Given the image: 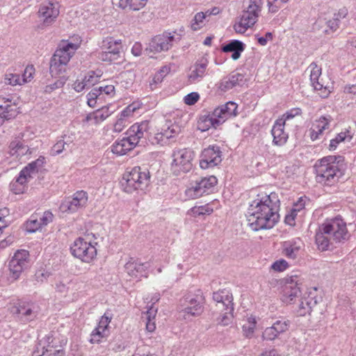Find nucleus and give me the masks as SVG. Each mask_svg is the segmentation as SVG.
Listing matches in <instances>:
<instances>
[{"label": "nucleus", "mask_w": 356, "mask_h": 356, "mask_svg": "<svg viewBox=\"0 0 356 356\" xmlns=\"http://www.w3.org/2000/svg\"><path fill=\"white\" fill-rule=\"evenodd\" d=\"M111 106H103L90 113L83 120V124L85 126H92L102 123L113 113V110H111Z\"/></svg>", "instance_id": "nucleus-23"}, {"label": "nucleus", "mask_w": 356, "mask_h": 356, "mask_svg": "<svg viewBox=\"0 0 356 356\" xmlns=\"http://www.w3.org/2000/svg\"><path fill=\"white\" fill-rule=\"evenodd\" d=\"M194 152L190 149H175L172 153L171 170L175 175L189 172L193 166Z\"/></svg>", "instance_id": "nucleus-10"}, {"label": "nucleus", "mask_w": 356, "mask_h": 356, "mask_svg": "<svg viewBox=\"0 0 356 356\" xmlns=\"http://www.w3.org/2000/svg\"><path fill=\"white\" fill-rule=\"evenodd\" d=\"M78 44L62 41L51 58L49 71L52 76L61 77L71 57L78 49Z\"/></svg>", "instance_id": "nucleus-4"}, {"label": "nucleus", "mask_w": 356, "mask_h": 356, "mask_svg": "<svg viewBox=\"0 0 356 356\" xmlns=\"http://www.w3.org/2000/svg\"><path fill=\"white\" fill-rule=\"evenodd\" d=\"M157 312V309L154 308L153 305H152L147 311L145 314L146 318V328L149 332H153L155 328V322L154 321L156 314Z\"/></svg>", "instance_id": "nucleus-40"}, {"label": "nucleus", "mask_w": 356, "mask_h": 356, "mask_svg": "<svg viewBox=\"0 0 356 356\" xmlns=\"http://www.w3.org/2000/svg\"><path fill=\"white\" fill-rule=\"evenodd\" d=\"M304 248V243L300 238H294L282 243V253L286 258L296 259L300 256Z\"/></svg>", "instance_id": "nucleus-21"}, {"label": "nucleus", "mask_w": 356, "mask_h": 356, "mask_svg": "<svg viewBox=\"0 0 356 356\" xmlns=\"http://www.w3.org/2000/svg\"><path fill=\"white\" fill-rule=\"evenodd\" d=\"M219 126L216 118H214L211 114L202 116L197 122L198 129L201 131H206L210 128L216 129Z\"/></svg>", "instance_id": "nucleus-34"}, {"label": "nucleus", "mask_w": 356, "mask_h": 356, "mask_svg": "<svg viewBox=\"0 0 356 356\" xmlns=\"http://www.w3.org/2000/svg\"><path fill=\"white\" fill-rule=\"evenodd\" d=\"M346 138H348V140H350L352 139V136H350V131L348 130L338 134L334 138L330 140L329 145L330 150L335 149L338 145L340 143L344 141Z\"/></svg>", "instance_id": "nucleus-42"}, {"label": "nucleus", "mask_w": 356, "mask_h": 356, "mask_svg": "<svg viewBox=\"0 0 356 356\" xmlns=\"http://www.w3.org/2000/svg\"><path fill=\"white\" fill-rule=\"evenodd\" d=\"M60 13L58 3L53 0H47L40 4L38 17L44 26H50L57 19Z\"/></svg>", "instance_id": "nucleus-15"}, {"label": "nucleus", "mask_w": 356, "mask_h": 356, "mask_svg": "<svg viewBox=\"0 0 356 356\" xmlns=\"http://www.w3.org/2000/svg\"><path fill=\"white\" fill-rule=\"evenodd\" d=\"M278 335V333L276 332V328L273 327L272 325L265 329L262 334V338L264 340L271 341L275 339Z\"/></svg>", "instance_id": "nucleus-60"}, {"label": "nucleus", "mask_w": 356, "mask_h": 356, "mask_svg": "<svg viewBox=\"0 0 356 356\" xmlns=\"http://www.w3.org/2000/svg\"><path fill=\"white\" fill-rule=\"evenodd\" d=\"M58 347V339L49 333L39 340L33 356H65L63 350Z\"/></svg>", "instance_id": "nucleus-12"}, {"label": "nucleus", "mask_w": 356, "mask_h": 356, "mask_svg": "<svg viewBox=\"0 0 356 356\" xmlns=\"http://www.w3.org/2000/svg\"><path fill=\"white\" fill-rule=\"evenodd\" d=\"M107 334V332L98 329V327H96L90 334V341L92 343H97L101 341L102 339L106 337Z\"/></svg>", "instance_id": "nucleus-53"}, {"label": "nucleus", "mask_w": 356, "mask_h": 356, "mask_svg": "<svg viewBox=\"0 0 356 356\" xmlns=\"http://www.w3.org/2000/svg\"><path fill=\"white\" fill-rule=\"evenodd\" d=\"M245 49V44L238 40H232L227 44L222 47V51L225 53L232 52V58L234 60H238L241 53Z\"/></svg>", "instance_id": "nucleus-30"}, {"label": "nucleus", "mask_w": 356, "mask_h": 356, "mask_svg": "<svg viewBox=\"0 0 356 356\" xmlns=\"http://www.w3.org/2000/svg\"><path fill=\"white\" fill-rule=\"evenodd\" d=\"M205 193H209L213 191L217 184V178L214 176H209L208 177H204L200 181H197Z\"/></svg>", "instance_id": "nucleus-37"}, {"label": "nucleus", "mask_w": 356, "mask_h": 356, "mask_svg": "<svg viewBox=\"0 0 356 356\" xmlns=\"http://www.w3.org/2000/svg\"><path fill=\"white\" fill-rule=\"evenodd\" d=\"M314 168L316 181L324 186L334 185L342 176V172L334 156H325L317 161Z\"/></svg>", "instance_id": "nucleus-3"}, {"label": "nucleus", "mask_w": 356, "mask_h": 356, "mask_svg": "<svg viewBox=\"0 0 356 356\" xmlns=\"http://www.w3.org/2000/svg\"><path fill=\"white\" fill-rule=\"evenodd\" d=\"M88 202V194L83 191H76L71 197L63 201L60 209L63 212L74 213L84 208Z\"/></svg>", "instance_id": "nucleus-17"}, {"label": "nucleus", "mask_w": 356, "mask_h": 356, "mask_svg": "<svg viewBox=\"0 0 356 356\" xmlns=\"http://www.w3.org/2000/svg\"><path fill=\"white\" fill-rule=\"evenodd\" d=\"M300 290L298 284V277H291L285 284L282 296V300L284 303L291 304L299 296Z\"/></svg>", "instance_id": "nucleus-22"}, {"label": "nucleus", "mask_w": 356, "mask_h": 356, "mask_svg": "<svg viewBox=\"0 0 356 356\" xmlns=\"http://www.w3.org/2000/svg\"><path fill=\"white\" fill-rule=\"evenodd\" d=\"M97 88L100 90L102 99L112 98L115 94V87L112 84H102Z\"/></svg>", "instance_id": "nucleus-49"}, {"label": "nucleus", "mask_w": 356, "mask_h": 356, "mask_svg": "<svg viewBox=\"0 0 356 356\" xmlns=\"http://www.w3.org/2000/svg\"><path fill=\"white\" fill-rule=\"evenodd\" d=\"M181 33L176 31L173 33L165 32L162 35H159L152 38L149 44V49L151 51L161 52L168 51L175 43L178 42L182 36Z\"/></svg>", "instance_id": "nucleus-14"}, {"label": "nucleus", "mask_w": 356, "mask_h": 356, "mask_svg": "<svg viewBox=\"0 0 356 356\" xmlns=\"http://www.w3.org/2000/svg\"><path fill=\"white\" fill-rule=\"evenodd\" d=\"M288 267V262L283 259L277 260L271 266V268L277 272H282L287 269Z\"/></svg>", "instance_id": "nucleus-63"}, {"label": "nucleus", "mask_w": 356, "mask_h": 356, "mask_svg": "<svg viewBox=\"0 0 356 356\" xmlns=\"http://www.w3.org/2000/svg\"><path fill=\"white\" fill-rule=\"evenodd\" d=\"M125 271L131 277H146L147 264H142L131 259L124 266Z\"/></svg>", "instance_id": "nucleus-27"}, {"label": "nucleus", "mask_w": 356, "mask_h": 356, "mask_svg": "<svg viewBox=\"0 0 356 356\" xmlns=\"http://www.w3.org/2000/svg\"><path fill=\"white\" fill-rule=\"evenodd\" d=\"M170 67L168 65L161 67L158 72L154 74L153 81L155 83H161L163 78L169 74Z\"/></svg>", "instance_id": "nucleus-55"}, {"label": "nucleus", "mask_w": 356, "mask_h": 356, "mask_svg": "<svg viewBox=\"0 0 356 356\" xmlns=\"http://www.w3.org/2000/svg\"><path fill=\"white\" fill-rule=\"evenodd\" d=\"M5 83L10 86H21L20 74L17 73H7L5 75Z\"/></svg>", "instance_id": "nucleus-54"}, {"label": "nucleus", "mask_w": 356, "mask_h": 356, "mask_svg": "<svg viewBox=\"0 0 356 356\" xmlns=\"http://www.w3.org/2000/svg\"><path fill=\"white\" fill-rule=\"evenodd\" d=\"M17 113L16 106L11 104L10 100L0 97V125H1L6 120L15 118Z\"/></svg>", "instance_id": "nucleus-28"}, {"label": "nucleus", "mask_w": 356, "mask_h": 356, "mask_svg": "<svg viewBox=\"0 0 356 356\" xmlns=\"http://www.w3.org/2000/svg\"><path fill=\"white\" fill-rule=\"evenodd\" d=\"M245 83V75L236 72L223 77L216 86L218 90L225 92L236 86H243Z\"/></svg>", "instance_id": "nucleus-19"}, {"label": "nucleus", "mask_w": 356, "mask_h": 356, "mask_svg": "<svg viewBox=\"0 0 356 356\" xmlns=\"http://www.w3.org/2000/svg\"><path fill=\"white\" fill-rule=\"evenodd\" d=\"M167 140L175 137L180 131V128L177 124L167 123L161 129Z\"/></svg>", "instance_id": "nucleus-45"}, {"label": "nucleus", "mask_w": 356, "mask_h": 356, "mask_svg": "<svg viewBox=\"0 0 356 356\" xmlns=\"http://www.w3.org/2000/svg\"><path fill=\"white\" fill-rule=\"evenodd\" d=\"M148 129L149 122L147 121L135 123L127 130V137L135 146H136L140 139L147 137Z\"/></svg>", "instance_id": "nucleus-24"}, {"label": "nucleus", "mask_w": 356, "mask_h": 356, "mask_svg": "<svg viewBox=\"0 0 356 356\" xmlns=\"http://www.w3.org/2000/svg\"><path fill=\"white\" fill-rule=\"evenodd\" d=\"M42 228L38 215H32L26 221V229L28 232L33 233Z\"/></svg>", "instance_id": "nucleus-48"}, {"label": "nucleus", "mask_w": 356, "mask_h": 356, "mask_svg": "<svg viewBox=\"0 0 356 356\" xmlns=\"http://www.w3.org/2000/svg\"><path fill=\"white\" fill-rule=\"evenodd\" d=\"M316 300L314 298L307 295H305L300 300V302L297 309V313L299 316H305L307 314H310L312 309L316 305Z\"/></svg>", "instance_id": "nucleus-32"}, {"label": "nucleus", "mask_w": 356, "mask_h": 356, "mask_svg": "<svg viewBox=\"0 0 356 356\" xmlns=\"http://www.w3.org/2000/svg\"><path fill=\"white\" fill-rule=\"evenodd\" d=\"M150 182L149 172L147 168L135 166L127 170L120 181L123 191L132 193L136 191H144Z\"/></svg>", "instance_id": "nucleus-5"}, {"label": "nucleus", "mask_w": 356, "mask_h": 356, "mask_svg": "<svg viewBox=\"0 0 356 356\" xmlns=\"http://www.w3.org/2000/svg\"><path fill=\"white\" fill-rule=\"evenodd\" d=\"M302 111L300 108H293L290 109L289 111H287L282 115V117L281 118H279L278 120H282L284 122V124H285L286 120H291L296 116L300 115Z\"/></svg>", "instance_id": "nucleus-59"}, {"label": "nucleus", "mask_w": 356, "mask_h": 356, "mask_svg": "<svg viewBox=\"0 0 356 356\" xmlns=\"http://www.w3.org/2000/svg\"><path fill=\"white\" fill-rule=\"evenodd\" d=\"M262 0H250L246 10H243L240 20L234 26V31L238 33H244L258 20L262 6Z\"/></svg>", "instance_id": "nucleus-9"}, {"label": "nucleus", "mask_w": 356, "mask_h": 356, "mask_svg": "<svg viewBox=\"0 0 356 356\" xmlns=\"http://www.w3.org/2000/svg\"><path fill=\"white\" fill-rule=\"evenodd\" d=\"M99 91L98 88L95 87L87 94V104L90 107L94 108L98 102H102V97Z\"/></svg>", "instance_id": "nucleus-39"}, {"label": "nucleus", "mask_w": 356, "mask_h": 356, "mask_svg": "<svg viewBox=\"0 0 356 356\" xmlns=\"http://www.w3.org/2000/svg\"><path fill=\"white\" fill-rule=\"evenodd\" d=\"M38 306L33 303L20 305L17 309L18 317L23 321L33 320L38 315Z\"/></svg>", "instance_id": "nucleus-29"}, {"label": "nucleus", "mask_w": 356, "mask_h": 356, "mask_svg": "<svg viewBox=\"0 0 356 356\" xmlns=\"http://www.w3.org/2000/svg\"><path fill=\"white\" fill-rule=\"evenodd\" d=\"M100 76L101 74L99 72L97 73L95 71H90L83 78L85 86H86L87 88L93 86L99 81Z\"/></svg>", "instance_id": "nucleus-47"}, {"label": "nucleus", "mask_w": 356, "mask_h": 356, "mask_svg": "<svg viewBox=\"0 0 356 356\" xmlns=\"http://www.w3.org/2000/svg\"><path fill=\"white\" fill-rule=\"evenodd\" d=\"M213 211V204L208 203L204 205L195 206L189 209L187 213L191 216L197 217L200 216L210 215Z\"/></svg>", "instance_id": "nucleus-35"}, {"label": "nucleus", "mask_w": 356, "mask_h": 356, "mask_svg": "<svg viewBox=\"0 0 356 356\" xmlns=\"http://www.w3.org/2000/svg\"><path fill=\"white\" fill-rule=\"evenodd\" d=\"M97 243L92 241L89 236L76 238L70 245L72 256L83 263L91 264L97 258Z\"/></svg>", "instance_id": "nucleus-6"}, {"label": "nucleus", "mask_w": 356, "mask_h": 356, "mask_svg": "<svg viewBox=\"0 0 356 356\" xmlns=\"http://www.w3.org/2000/svg\"><path fill=\"white\" fill-rule=\"evenodd\" d=\"M349 238L346 222L341 217L327 219L316 234L318 250L325 251L334 243H344Z\"/></svg>", "instance_id": "nucleus-2"}, {"label": "nucleus", "mask_w": 356, "mask_h": 356, "mask_svg": "<svg viewBox=\"0 0 356 356\" xmlns=\"http://www.w3.org/2000/svg\"><path fill=\"white\" fill-rule=\"evenodd\" d=\"M136 146L127 138V137L117 140L111 145V152L117 155L126 154Z\"/></svg>", "instance_id": "nucleus-31"}, {"label": "nucleus", "mask_w": 356, "mask_h": 356, "mask_svg": "<svg viewBox=\"0 0 356 356\" xmlns=\"http://www.w3.org/2000/svg\"><path fill=\"white\" fill-rule=\"evenodd\" d=\"M213 298L216 302L217 309L221 312L216 321L222 325H228L233 318L234 303L232 293L227 290H221L213 293Z\"/></svg>", "instance_id": "nucleus-7"}, {"label": "nucleus", "mask_w": 356, "mask_h": 356, "mask_svg": "<svg viewBox=\"0 0 356 356\" xmlns=\"http://www.w3.org/2000/svg\"><path fill=\"white\" fill-rule=\"evenodd\" d=\"M204 19L203 12L197 13L191 21V27L192 30H200L204 25Z\"/></svg>", "instance_id": "nucleus-51"}, {"label": "nucleus", "mask_w": 356, "mask_h": 356, "mask_svg": "<svg viewBox=\"0 0 356 356\" xmlns=\"http://www.w3.org/2000/svg\"><path fill=\"white\" fill-rule=\"evenodd\" d=\"M35 68L33 65H28L24 70L22 74H20L22 85L30 82L33 79Z\"/></svg>", "instance_id": "nucleus-52"}, {"label": "nucleus", "mask_w": 356, "mask_h": 356, "mask_svg": "<svg viewBox=\"0 0 356 356\" xmlns=\"http://www.w3.org/2000/svg\"><path fill=\"white\" fill-rule=\"evenodd\" d=\"M147 0H119V7L122 9L129 8L132 10H139L143 8Z\"/></svg>", "instance_id": "nucleus-36"}, {"label": "nucleus", "mask_w": 356, "mask_h": 356, "mask_svg": "<svg viewBox=\"0 0 356 356\" xmlns=\"http://www.w3.org/2000/svg\"><path fill=\"white\" fill-rule=\"evenodd\" d=\"M222 154L217 145H210L203 149L200 156V166L202 169L213 168L222 161Z\"/></svg>", "instance_id": "nucleus-16"}, {"label": "nucleus", "mask_w": 356, "mask_h": 356, "mask_svg": "<svg viewBox=\"0 0 356 356\" xmlns=\"http://www.w3.org/2000/svg\"><path fill=\"white\" fill-rule=\"evenodd\" d=\"M120 54V51H117L115 49L111 51H106L102 49L101 51L98 52L97 57L102 61L112 63L119 58Z\"/></svg>", "instance_id": "nucleus-38"}, {"label": "nucleus", "mask_w": 356, "mask_h": 356, "mask_svg": "<svg viewBox=\"0 0 356 356\" xmlns=\"http://www.w3.org/2000/svg\"><path fill=\"white\" fill-rule=\"evenodd\" d=\"M280 202L275 193L258 195L250 204L246 214L253 231L272 228L279 219Z\"/></svg>", "instance_id": "nucleus-1"}, {"label": "nucleus", "mask_w": 356, "mask_h": 356, "mask_svg": "<svg viewBox=\"0 0 356 356\" xmlns=\"http://www.w3.org/2000/svg\"><path fill=\"white\" fill-rule=\"evenodd\" d=\"M200 99V95L197 92H192L184 97V102L188 106L194 105Z\"/></svg>", "instance_id": "nucleus-62"}, {"label": "nucleus", "mask_w": 356, "mask_h": 356, "mask_svg": "<svg viewBox=\"0 0 356 356\" xmlns=\"http://www.w3.org/2000/svg\"><path fill=\"white\" fill-rule=\"evenodd\" d=\"M50 273L44 269L37 270L34 275V280L37 283H42L47 280Z\"/></svg>", "instance_id": "nucleus-64"}, {"label": "nucleus", "mask_w": 356, "mask_h": 356, "mask_svg": "<svg viewBox=\"0 0 356 356\" xmlns=\"http://www.w3.org/2000/svg\"><path fill=\"white\" fill-rule=\"evenodd\" d=\"M211 114L214 118H216V120L218 122L219 125H221L227 120V118L225 117V113L223 112V109H222L220 106L216 108Z\"/></svg>", "instance_id": "nucleus-57"}, {"label": "nucleus", "mask_w": 356, "mask_h": 356, "mask_svg": "<svg viewBox=\"0 0 356 356\" xmlns=\"http://www.w3.org/2000/svg\"><path fill=\"white\" fill-rule=\"evenodd\" d=\"M76 282L70 280V282L61 281L56 284V289L61 293H69L76 290Z\"/></svg>", "instance_id": "nucleus-50"}, {"label": "nucleus", "mask_w": 356, "mask_h": 356, "mask_svg": "<svg viewBox=\"0 0 356 356\" xmlns=\"http://www.w3.org/2000/svg\"><path fill=\"white\" fill-rule=\"evenodd\" d=\"M204 298L200 291L197 293H188L181 300L182 314L185 319L200 316L203 312Z\"/></svg>", "instance_id": "nucleus-11"}, {"label": "nucleus", "mask_w": 356, "mask_h": 356, "mask_svg": "<svg viewBox=\"0 0 356 356\" xmlns=\"http://www.w3.org/2000/svg\"><path fill=\"white\" fill-rule=\"evenodd\" d=\"M30 265V254L26 250H17L8 263L9 275L13 280H17L22 272Z\"/></svg>", "instance_id": "nucleus-13"}, {"label": "nucleus", "mask_w": 356, "mask_h": 356, "mask_svg": "<svg viewBox=\"0 0 356 356\" xmlns=\"http://www.w3.org/2000/svg\"><path fill=\"white\" fill-rule=\"evenodd\" d=\"M101 49L106 51H111L114 49L120 51V43L118 40H114L112 38H107L102 41Z\"/></svg>", "instance_id": "nucleus-46"}, {"label": "nucleus", "mask_w": 356, "mask_h": 356, "mask_svg": "<svg viewBox=\"0 0 356 356\" xmlns=\"http://www.w3.org/2000/svg\"><path fill=\"white\" fill-rule=\"evenodd\" d=\"M348 13L346 8H341L334 13L331 18L320 19L317 21V24L321 25L323 32L325 35H332L339 29L341 19L347 16Z\"/></svg>", "instance_id": "nucleus-18"}, {"label": "nucleus", "mask_w": 356, "mask_h": 356, "mask_svg": "<svg viewBox=\"0 0 356 356\" xmlns=\"http://www.w3.org/2000/svg\"><path fill=\"white\" fill-rule=\"evenodd\" d=\"M310 71V82L311 85L316 90H320L323 88V84L319 81L321 75V67L315 63H312L308 67Z\"/></svg>", "instance_id": "nucleus-33"}, {"label": "nucleus", "mask_w": 356, "mask_h": 356, "mask_svg": "<svg viewBox=\"0 0 356 356\" xmlns=\"http://www.w3.org/2000/svg\"><path fill=\"white\" fill-rule=\"evenodd\" d=\"M186 196L190 199H195L204 194L199 182L197 181L191 186L188 187L185 191Z\"/></svg>", "instance_id": "nucleus-41"}, {"label": "nucleus", "mask_w": 356, "mask_h": 356, "mask_svg": "<svg viewBox=\"0 0 356 356\" xmlns=\"http://www.w3.org/2000/svg\"><path fill=\"white\" fill-rule=\"evenodd\" d=\"M284 125L282 120H277L273 126L271 134L275 145L282 146L287 141L289 136L288 134L284 131Z\"/></svg>", "instance_id": "nucleus-26"}, {"label": "nucleus", "mask_w": 356, "mask_h": 356, "mask_svg": "<svg viewBox=\"0 0 356 356\" xmlns=\"http://www.w3.org/2000/svg\"><path fill=\"white\" fill-rule=\"evenodd\" d=\"M257 321L253 316H250L247 319V322L243 325V331L246 337H252L256 327Z\"/></svg>", "instance_id": "nucleus-43"}, {"label": "nucleus", "mask_w": 356, "mask_h": 356, "mask_svg": "<svg viewBox=\"0 0 356 356\" xmlns=\"http://www.w3.org/2000/svg\"><path fill=\"white\" fill-rule=\"evenodd\" d=\"M66 143L63 139L60 138L53 145L50 150V154L51 156H56L63 152Z\"/></svg>", "instance_id": "nucleus-58"}, {"label": "nucleus", "mask_w": 356, "mask_h": 356, "mask_svg": "<svg viewBox=\"0 0 356 356\" xmlns=\"http://www.w3.org/2000/svg\"><path fill=\"white\" fill-rule=\"evenodd\" d=\"M208 63L207 59L204 58L195 62L190 68L187 76L188 82L195 84L202 81L207 75Z\"/></svg>", "instance_id": "nucleus-20"}, {"label": "nucleus", "mask_w": 356, "mask_h": 356, "mask_svg": "<svg viewBox=\"0 0 356 356\" xmlns=\"http://www.w3.org/2000/svg\"><path fill=\"white\" fill-rule=\"evenodd\" d=\"M220 106L223 109V112L225 113V115L227 117V120L236 116L238 105L235 102H228Z\"/></svg>", "instance_id": "nucleus-44"}, {"label": "nucleus", "mask_w": 356, "mask_h": 356, "mask_svg": "<svg viewBox=\"0 0 356 356\" xmlns=\"http://www.w3.org/2000/svg\"><path fill=\"white\" fill-rule=\"evenodd\" d=\"M54 219V215L50 211H45L41 216L38 218L40 225L44 227L51 222Z\"/></svg>", "instance_id": "nucleus-61"}, {"label": "nucleus", "mask_w": 356, "mask_h": 356, "mask_svg": "<svg viewBox=\"0 0 356 356\" xmlns=\"http://www.w3.org/2000/svg\"><path fill=\"white\" fill-rule=\"evenodd\" d=\"M331 122V117L321 116L319 118L315 120L310 129V138L314 141L321 138L323 131L329 128Z\"/></svg>", "instance_id": "nucleus-25"}, {"label": "nucleus", "mask_w": 356, "mask_h": 356, "mask_svg": "<svg viewBox=\"0 0 356 356\" xmlns=\"http://www.w3.org/2000/svg\"><path fill=\"white\" fill-rule=\"evenodd\" d=\"M112 316L111 314L108 313H105L100 318L97 327L102 330H104L108 333V327L109 323H111Z\"/></svg>", "instance_id": "nucleus-56"}, {"label": "nucleus", "mask_w": 356, "mask_h": 356, "mask_svg": "<svg viewBox=\"0 0 356 356\" xmlns=\"http://www.w3.org/2000/svg\"><path fill=\"white\" fill-rule=\"evenodd\" d=\"M45 159L40 156L38 159L29 163L19 173L18 177L10 184V191L15 194L23 193L27 188V182L36 174L44 163Z\"/></svg>", "instance_id": "nucleus-8"}]
</instances>
